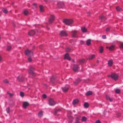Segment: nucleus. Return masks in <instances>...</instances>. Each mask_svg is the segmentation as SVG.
Segmentation results:
<instances>
[{"mask_svg": "<svg viewBox=\"0 0 123 123\" xmlns=\"http://www.w3.org/2000/svg\"><path fill=\"white\" fill-rule=\"evenodd\" d=\"M63 22L66 25H70L73 23V20L72 19H66L63 20Z\"/></svg>", "mask_w": 123, "mask_h": 123, "instance_id": "nucleus-1", "label": "nucleus"}, {"mask_svg": "<svg viewBox=\"0 0 123 123\" xmlns=\"http://www.w3.org/2000/svg\"><path fill=\"white\" fill-rule=\"evenodd\" d=\"M25 53L26 55L29 57L33 56V52H32V50H29L28 49L25 51Z\"/></svg>", "mask_w": 123, "mask_h": 123, "instance_id": "nucleus-2", "label": "nucleus"}, {"mask_svg": "<svg viewBox=\"0 0 123 123\" xmlns=\"http://www.w3.org/2000/svg\"><path fill=\"white\" fill-rule=\"evenodd\" d=\"M111 77L115 81L117 80L118 78V76L117 74L114 73H112L111 75Z\"/></svg>", "mask_w": 123, "mask_h": 123, "instance_id": "nucleus-3", "label": "nucleus"}, {"mask_svg": "<svg viewBox=\"0 0 123 123\" xmlns=\"http://www.w3.org/2000/svg\"><path fill=\"white\" fill-rule=\"evenodd\" d=\"M64 6V3L62 2H59L57 3V8H62Z\"/></svg>", "mask_w": 123, "mask_h": 123, "instance_id": "nucleus-4", "label": "nucleus"}, {"mask_svg": "<svg viewBox=\"0 0 123 123\" xmlns=\"http://www.w3.org/2000/svg\"><path fill=\"white\" fill-rule=\"evenodd\" d=\"M49 104L50 105L53 106L55 105V103L54 99L50 98L49 100Z\"/></svg>", "mask_w": 123, "mask_h": 123, "instance_id": "nucleus-5", "label": "nucleus"}, {"mask_svg": "<svg viewBox=\"0 0 123 123\" xmlns=\"http://www.w3.org/2000/svg\"><path fill=\"white\" fill-rule=\"evenodd\" d=\"M55 16L54 15H51V17L49 18L48 22L49 24H50L52 23L53 21L55 20Z\"/></svg>", "mask_w": 123, "mask_h": 123, "instance_id": "nucleus-6", "label": "nucleus"}, {"mask_svg": "<svg viewBox=\"0 0 123 123\" xmlns=\"http://www.w3.org/2000/svg\"><path fill=\"white\" fill-rule=\"evenodd\" d=\"M64 59L65 60L67 59L68 61H70L71 60V58L69 56L68 54L67 53L64 55Z\"/></svg>", "mask_w": 123, "mask_h": 123, "instance_id": "nucleus-7", "label": "nucleus"}, {"mask_svg": "<svg viewBox=\"0 0 123 123\" xmlns=\"http://www.w3.org/2000/svg\"><path fill=\"white\" fill-rule=\"evenodd\" d=\"M17 80L20 82H22L24 81V78L23 77L21 76H18L17 77Z\"/></svg>", "mask_w": 123, "mask_h": 123, "instance_id": "nucleus-8", "label": "nucleus"}, {"mask_svg": "<svg viewBox=\"0 0 123 123\" xmlns=\"http://www.w3.org/2000/svg\"><path fill=\"white\" fill-rule=\"evenodd\" d=\"M60 35L62 36H67L68 34L66 31H62L60 32Z\"/></svg>", "mask_w": 123, "mask_h": 123, "instance_id": "nucleus-9", "label": "nucleus"}, {"mask_svg": "<svg viewBox=\"0 0 123 123\" xmlns=\"http://www.w3.org/2000/svg\"><path fill=\"white\" fill-rule=\"evenodd\" d=\"M36 33L35 31L34 30H31L28 32V35L31 36H32L34 35Z\"/></svg>", "mask_w": 123, "mask_h": 123, "instance_id": "nucleus-10", "label": "nucleus"}, {"mask_svg": "<svg viewBox=\"0 0 123 123\" xmlns=\"http://www.w3.org/2000/svg\"><path fill=\"white\" fill-rule=\"evenodd\" d=\"M81 81V80L80 78H78L75 81H74V84L75 85H77Z\"/></svg>", "mask_w": 123, "mask_h": 123, "instance_id": "nucleus-11", "label": "nucleus"}, {"mask_svg": "<svg viewBox=\"0 0 123 123\" xmlns=\"http://www.w3.org/2000/svg\"><path fill=\"white\" fill-rule=\"evenodd\" d=\"M62 88L63 92H66L68 91L69 88L68 86H65L62 87Z\"/></svg>", "mask_w": 123, "mask_h": 123, "instance_id": "nucleus-12", "label": "nucleus"}, {"mask_svg": "<svg viewBox=\"0 0 123 123\" xmlns=\"http://www.w3.org/2000/svg\"><path fill=\"white\" fill-rule=\"evenodd\" d=\"M86 62L85 60L84 59H83L80 60L79 61V63L82 64L85 63Z\"/></svg>", "mask_w": 123, "mask_h": 123, "instance_id": "nucleus-13", "label": "nucleus"}, {"mask_svg": "<svg viewBox=\"0 0 123 123\" xmlns=\"http://www.w3.org/2000/svg\"><path fill=\"white\" fill-rule=\"evenodd\" d=\"M56 77L55 76H52L50 78V80L51 82L53 83L55 80Z\"/></svg>", "mask_w": 123, "mask_h": 123, "instance_id": "nucleus-14", "label": "nucleus"}, {"mask_svg": "<svg viewBox=\"0 0 123 123\" xmlns=\"http://www.w3.org/2000/svg\"><path fill=\"white\" fill-rule=\"evenodd\" d=\"M29 105V104L27 102H24L23 104V106L25 108H26L27 106Z\"/></svg>", "mask_w": 123, "mask_h": 123, "instance_id": "nucleus-15", "label": "nucleus"}, {"mask_svg": "<svg viewBox=\"0 0 123 123\" xmlns=\"http://www.w3.org/2000/svg\"><path fill=\"white\" fill-rule=\"evenodd\" d=\"M106 99L107 100H109L110 102H112L113 100V99L112 98L110 97V96L108 95H106Z\"/></svg>", "mask_w": 123, "mask_h": 123, "instance_id": "nucleus-16", "label": "nucleus"}, {"mask_svg": "<svg viewBox=\"0 0 123 123\" xmlns=\"http://www.w3.org/2000/svg\"><path fill=\"white\" fill-rule=\"evenodd\" d=\"M33 70H29L28 72L30 74H31L33 76H34L35 75V74L34 72V71Z\"/></svg>", "mask_w": 123, "mask_h": 123, "instance_id": "nucleus-17", "label": "nucleus"}, {"mask_svg": "<svg viewBox=\"0 0 123 123\" xmlns=\"http://www.w3.org/2000/svg\"><path fill=\"white\" fill-rule=\"evenodd\" d=\"M80 116L77 117L75 123H80L79 121V120H80Z\"/></svg>", "mask_w": 123, "mask_h": 123, "instance_id": "nucleus-18", "label": "nucleus"}, {"mask_svg": "<svg viewBox=\"0 0 123 123\" xmlns=\"http://www.w3.org/2000/svg\"><path fill=\"white\" fill-rule=\"evenodd\" d=\"M77 31H73L72 32L73 33L72 35V37H73L76 38L77 37V36L75 34V33H77Z\"/></svg>", "mask_w": 123, "mask_h": 123, "instance_id": "nucleus-19", "label": "nucleus"}, {"mask_svg": "<svg viewBox=\"0 0 123 123\" xmlns=\"http://www.w3.org/2000/svg\"><path fill=\"white\" fill-rule=\"evenodd\" d=\"M79 102V100L77 99H75L74 100L73 102V104L74 105L78 103Z\"/></svg>", "mask_w": 123, "mask_h": 123, "instance_id": "nucleus-20", "label": "nucleus"}, {"mask_svg": "<svg viewBox=\"0 0 123 123\" xmlns=\"http://www.w3.org/2000/svg\"><path fill=\"white\" fill-rule=\"evenodd\" d=\"M81 30L83 33L86 32H87V29L85 27H81Z\"/></svg>", "mask_w": 123, "mask_h": 123, "instance_id": "nucleus-21", "label": "nucleus"}, {"mask_svg": "<svg viewBox=\"0 0 123 123\" xmlns=\"http://www.w3.org/2000/svg\"><path fill=\"white\" fill-rule=\"evenodd\" d=\"M79 65L77 64H74L73 65V69H78L79 68Z\"/></svg>", "mask_w": 123, "mask_h": 123, "instance_id": "nucleus-22", "label": "nucleus"}, {"mask_svg": "<svg viewBox=\"0 0 123 123\" xmlns=\"http://www.w3.org/2000/svg\"><path fill=\"white\" fill-rule=\"evenodd\" d=\"M95 55L93 54L91 56L89 57L88 58H87V60L89 59V60H91L94 57H95Z\"/></svg>", "mask_w": 123, "mask_h": 123, "instance_id": "nucleus-23", "label": "nucleus"}, {"mask_svg": "<svg viewBox=\"0 0 123 123\" xmlns=\"http://www.w3.org/2000/svg\"><path fill=\"white\" fill-rule=\"evenodd\" d=\"M108 64L109 66L111 67L113 64V61L111 60L108 61Z\"/></svg>", "mask_w": 123, "mask_h": 123, "instance_id": "nucleus-24", "label": "nucleus"}, {"mask_svg": "<svg viewBox=\"0 0 123 123\" xmlns=\"http://www.w3.org/2000/svg\"><path fill=\"white\" fill-rule=\"evenodd\" d=\"M91 44V40L90 39L87 40L86 42V45H90Z\"/></svg>", "mask_w": 123, "mask_h": 123, "instance_id": "nucleus-25", "label": "nucleus"}, {"mask_svg": "<svg viewBox=\"0 0 123 123\" xmlns=\"http://www.w3.org/2000/svg\"><path fill=\"white\" fill-rule=\"evenodd\" d=\"M104 50V48L103 47L101 46L100 48V49L99 50V52L100 53H103Z\"/></svg>", "mask_w": 123, "mask_h": 123, "instance_id": "nucleus-26", "label": "nucleus"}, {"mask_svg": "<svg viewBox=\"0 0 123 123\" xmlns=\"http://www.w3.org/2000/svg\"><path fill=\"white\" fill-rule=\"evenodd\" d=\"M92 92L91 91H88L86 92V96H88L92 95Z\"/></svg>", "mask_w": 123, "mask_h": 123, "instance_id": "nucleus-27", "label": "nucleus"}, {"mask_svg": "<svg viewBox=\"0 0 123 123\" xmlns=\"http://www.w3.org/2000/svg\"><path fill=\"white\" fill-rule=\"evenodd\" d=\"M43 111H39L38 114V116L40 117H41L43 115Z\"/></svg>", "mask_w": 123, "mask_h": 123, "instance_id": "nucleus-28", "label": "nucleus"}, {"mask_svg": "<svg viewBox=\"0 0 123 123\" xmlns=\"http://www.w3.org/2000/svg\"><path fill=\"white\" fill-rule=\"evenodd\" d=\"M114 49V46L113 45H111L109 48V49L111 51L113 50Z\"/></svg>", "mask_w": 123, "mask_h": 123, "instance_id": "nucleus-29", "label": "nucleus"}, {"mask_svg": "<svg viewBox=\"0 0 123 123\" xmlns=\"http://www.w3.org/2000/svg\"><path fill=\"white\" fill-rule=\"evenodd\" d=\"M116 10L118 11H121L122 10V9L119 6H118L116 8Z\"/></svg>", "mask_w": 123, "mask_h": 123, "instance_id": "nucleus-30", "label": "nucleus"}, {"mask_svg": "<svg viewBox=\"0 0 123 123\" xmlns=\"http://www.w3.org/2000/svg\"><path fill=\"white\" fill-rule=\"evenodd\" d=\"M84 106L85 108H87L89 106V104L88 103L86 102L84 103Z\"/></svg>", "mask_w": 123, "mask_h": 123, "instance_id": "nucleus-31", "label": "nucleus"}, {"mask_svg": "<svg viewBox=\"0 0 123 123\" xmlns=\"http://www.w3.org/2000/svg\"><path fill=\"white\" fill-rule=\"evenodd\" d=\"M2 11L5 14H7L8 12V11L6 9L4 8H2Z\"/></svg>", "mask_w": 123, "mask_h": 123, "instance_id": "nucleus-32", "label": "nucleus"}, {"mask_svg": "<svg viewBox=\"0 0 123 123\" xmlns=\"http://www.w3.org/2000/svg\"><path fill=\"white\" fill-rule=\"evenodd\" d=\"M61 111V110L60 109H58V110H56L55 112H54V114L55 115H58L57 114V113L59 111Z\"/></svg>", "mask_w": 123, "mask_h": 123, "instance_id": "nucleus-33", "label": "nucleus"}, {"mask_svg": "<svg viewBox=\"0 0 123 123\" xmlns=\"http://www.w3.org/2000/svg\"><path fill=\"white\" fill-rule=\"evenodd\" d=\"M86 118L85 116L83 117L81 119V120L82 122H86Z\"/></svg>", "mask_w": 123, "mask_h": 123, "instance_id": "nucleus-34", "label": "nucleus"}, {"mask_svg": "<svg viewBox=\"0 0 123 123\" xmlns=\"http://www.w3.org/2000/svg\"><path fill=\"white\" fill-rule=\"evenodd\" d=\"M24 13L25 15H27L29 13V12L26 10H25L24 12Z\"/></svg>", "mask_w": 123, "mask_h": 123, "instance_id": "nucleus-35", "label": "nucleus"}, {"mask_svg": "<svg viewBox=\"0 0 123 123\" xmlns=\"http://www.w3.org/2000/svg\"><path fill=\"white\" fill-rule=\"evenodd\" d=\"M12 46H8L7 47V48L6 49L7 50L9 51L11 49Z\"/></svg>", "mask_w": 123, "mask_h": 123, "instance_id": "nucleus-36", "label": "nucleus"}, {"mask_svg": "<svg viewBox=\"0 0 123 123\" xmlns=\"http://www.w3.org/2000/svg\"><path fill=\"white\" fill-rule=\"evenodd\" d=\"M43 6L42 5H40L39 6V7L40 11L43 12V11L44 10L43 9Z\"/></svg>", "mask_w": 123, "mask_h": 123, "instance_id": "nucleus-37", "label": "nucleus"}, {"mask_svg": "<svg viewBox=\"0 0 123 123\" xmlns=\"http://www.w3.org/2000/svg\"><path fill=\"white\" fill-rule=\"evenodd\" d=\"M74 119V118L72 117H71L69 118V122L71 123L72 122L73 120Z\"/></svg>", "mask_w": 123, "mask_h": 123, "instance_id": "nucleus-38", "label": "nucleus"}, {"mask_svg": "<svg viewBox=\"0 0 123 123\" xmlns=\"http://www.w3.org/2000/svg\"><path fill=\"white\" fill-rule=\"evenodd\" d=\"M6 111L7 113H9L10 112V109L9 107L7 108L6 110Z\"/></svg>", "mask_w": 123, "mask_h": 123, "instance_id": "nucleus-39", "label": "nucleus"}, {"mask_svg": "<svg viewBox=\"0 0 123 123\" xmlns=\"http://www.w3.org/2000/svg\"><path fill=\"white\" fill-rule=\"evenodd\" d=\"M120 90L119 89H116L115 90V91L116 93H119L120 92Z\"/></svg>", "mask_w": 123, "mask_h": 123, "instance_id": "nucleus-40", "label": "nucleus"}, {"mask_svg": "<svg viewBox=\"0 0 123 123\" xmlns=\"http://www.w3.org/2000/svg\"><path fill=\"white\" fill-rule=\"evenodd\" d=\"M3 82L5 83H9V81L7 79H5L4 80Z\"/></svg>", "mask_w": 123, "mask_h": 123, "instance_id": "nucleus-41", "label": "nucleus"}, {"mask_svg": "<svg viewBox=\"0 0 123 123\" xmlns=\"http://www.w3.org/2000/svg\"><path fill=\"white\" fill-rule=\"evenodd\" d=\"M66 50L67 52H70L71 51V49L69 48H67L66 49Z\"/></svg>", "mask_w": 123, "mask_h": 123, "instance_id": "nucleus-42", "label": "nucleus"}, {"mask_svg": "<svg viewBox=\"0 0 123 123\" xmlns=\"http://www.w3.org/2000/svg\"><path fill=\"white\" fill-rule=\"evenodd\" d=\"M20 95L21 97H23L24 96L25 94L24 92H21L20 93Z\"/></svg>", "mask_w": 123, "mask_h": 123, "instance_id": "nucleus-43", "label": "nucleus"}, {"mask_svg": "<svg viewBox=\"0 0 123 123\" xmlns=\"http://www.w3.org/2000/svg\"><path fill=\"white\" fill-rule=\"evenodd\" d=\"M104 16H100L99 17V19L100 20V21L102 20L104 18Z\"/></svg>", "mask_w": 123, "mask_h": 123, "instance_id": "nucleus-44", "label": "nucleus"}, {"mask_svg": "<svg viewBox=\"0 0 123 123\" xmlns=\"http://www.w3.org/2000/svg\"><path fill=\"white\" fill-rule=\"evenodd\" d=\"M43 97L44 98H47V96L46 94H43Z\"/></svg>", "mask_w": 123, "mask_h": 123, "instance_id": "nucleus-45", "label": "nucleus"}, {"mask_svg": "<svg viewBox=\"0 0 123 123\" xmlns=\"http://www.w3.org/2000/svg\"><path fill=\"white\" fill-rule=\"evenodd\" d=\"M80 43L82 45L85 44L84 41L82 40H80Z\"/></svg>", "mask_w": 123, "mask_h": 123, "instance_id": "nucleus-46", "label": "nucleus"}, {"mask_svg": "<svg viewBox=\"0 0 123 123\" xmlns=\"http://www.w3.org/2000/svg\"><path fill=\"white\" fill-rule=\"evenodd\" d=\"M106 19V18L105 17L104 18H103V20H101V21L102 22H103L105 21V20Z\"/></svg>", "mask_w": 123, "mask_h": 123, "instance_id": "nucleus-47", "label": "nucleus"}, {"mask_svg": "<svg viewBox=\"0 0 123 123\" xmlns=\"http://www.w3.org/2000/svg\"><path fill=\"white\" fill-rule=\"evenodd\" d=\"M28 61L29 62H31L32 61V60L31 58L29 57L28 59Z\"/></svg>", "mask_w": 123, "mask_h": 123, "instance_id": "nucleus-48", "label": "nucleus"}, {"mask_svg": "<svg viewBox=\"0 0 123 123\" xmlns=\"http://www.w3.org/2000/svg\"><path fill=\"white\" fill-rule=\"evenodd\" d=\"M39 48L41 49H43V45H41L39 46Z\"/></svg>", "mask_w": 123, "mask_h": 123, "instance_id": "nucleus-49", "label": "nucleus"}, {"mask_svg": "<svg viewBox=\"0 0 123 123\" xmlns=\"http://www.w3.org/2000/svg\"><path fill=\"white\" fill-rule=\"evenodd\" d=\"M87 15L88 16H90L91 15V12H87Z\"/></svg>", "mask_w": 123, "mask_h": 123, "instance_id": "nucleus-50", "label": "nucleus"}, {"mask_svg": "<svg viewBox=\"0 0 123 123\" xmlns=\"http://www.w3.org/2000/svg\"><path fill=\"white\" fill-rule=\"evenodd\" d=\"M95 123H101V122L100 120H98L96 121Z\"/></svg>", "mask_w": 123, "mask_h": 123, "instance_id": "nucleus-51", "label": "nucleus"}, {"mask_svg": "<svg viewBox=\"0 0 123 123\" xmlns=\"http://www.w3.org/2000/svg\"><path fill=\"white\" fill-rule=\"evenodd\" d=\"M110 30V28L109 27H107L106 28L105 30L106 31H109Z\"/></svg>", "mask_w": 123, "mask_h": 123, "instance_id": "nucleus-52", "label": "nucleus"}, {"mask_svg": "<svg viewBox=\"0 0 123 123\" xmlns=\"http://www.w3.org/2000/svg\"><path fill=\"white\" fill-rule=\"evenodd\" d=\"M121 114L120 113H118L117 114V117H118L120 116Z\"/></svg>", "mask_w": 123, "mask_h": 123, "instance_id": "nucleus-53", "label": "nucleus"}, {"mask_svg": "<svg viewBox=\"0 0 123 123\" xmlns=\"http://www.w3.org/2000/svg\"><path fill=\"white\" fill-rule=\"evenodd\" d=\"M33 6L35 7V8L37 7V4L35 3H34L33 4Z\"/></svg>", "mask_w": 123, "mask_h": 123, "instance_id": "nucleus-54", "label": "nucleus"}, {"mask_svg": "<svg viewBox=\"0 0 123 123\" xmlns=\"http://www.w3.org/2000/svg\"><path fill=\"white\" fill-rule=\"evenodd\" d=\"M102 37L104 39H105L106 38V35H104L102 36Z\"/></svg>", "mask_w": 123, "mask_h": 123, "instance_id": "nucleus-55", "label": "nucleus"}, {"mask_svg": "<svg viewBox=\"0 0 123 123\" xmlns=\"http://www.w3.org/2000/svg\"><path fill=\"white\" fill-rule=\"evenodd\" d=\"M120 47L121 48H123V43L121 44Z\"/></svg>", "mask_w": 123, "mask_h": 123, "instance_id": "nucleus-56", "label": "nucleus"}, {"mask_svg": "<svg viewBox=\"0 0 123 123\" xmlns=\"http://www.w3.org/2000/svg\"><path fill=\"white\" fill-rule=\"evenodd\" d=\"M35 68H34L33 67L31 66L30 67L29 69H35Z\"/></svg>", "mask_w": 123, "mask_h": 123, "instance_id": "nucleus-57", "label": "nucleus"}, {"mask_svg": "<svg viewBox=\"0 0 123 123\" xmlns=\"http://www.w3.org/2000/svg\"><path fill=\"white\" fill-rule=\"evenodd\" d=\"M73 71L75 72H78V70H73Z\"/></svg>", "mask_w": 123, "mask_h": 123, "instance_id": "nucleus-58", "label": "nucleus"}, {"mask_svg": "<svg viewBox=\"0 0 123 123\" xmlns=\"http://www.w3.org/2000/svg\"><path fill=\"white\" fill-rule=\"evenodd\" d=\"M35 31L36 32H37V33H38L39 32H40V31L39 29H36Z\"/></svg>", "mask_w": 123, "mask_h": 123, "instance_id": "nucleus-59", "label": "nucleus"}, {"mask_svg": "<svg viewBox=\"0 0 123 123\" xmlns=\"http://www.w3.org/2000/svg\"><path fill=\"white\" fill-rule=\"evenodd\" d=\"M12 24H13V26H14V27H15V23H12Z\"/></svg>", "mask_w": 123, "mask_h": 123, "instance_id": "nucleus-60", "label": "nucleus"}, {"mask_svg": "<svg viewBox=\"0 0 123 123\" xmlns=\"http://www.w3.org/2000/svg\"><path fill=\"white\" fill-rule=\"evenodd\" d=\"M9 95L10 96H11L13 95V94H12L10 93L9 94Z\"/></svg>", "mask_w": 123, "mask_h": 123, "instance_id": "nucleus-61", "label": "nucleus"}, {"mask_svg": "<svg viewBox=\"0 0 123 123\" xmlns=\"http://www.w3.org/2000/svg\"><path fill=\"white\" fill-rule=\"evenodd\" d=\"M2 59V58L0 56V62H1V60Z\"/></svg>", "mask_w": 123, "mask_h": 123, "instance_id": "nucleus-62", "label": "nucleus"}, {"mask_svg": "<svg viewBox=\"0 0 123 123\" xmlns=\"http://www.w3.org/2000/svg\"><path fill=\"white\" fill-rule=\"evenodd\" d=\"M34 49L32 48V49H31V50H32V52H33V50H34Z\"/></svg>", "mask_w": 123, "mask_h": 123, "instance_id": "nucleus-63", "label": "nucleus"}, {"mask_svg": "<svg viewBox=\"0 0 123 123\" xmlns=\"http://www.w3.org/2000/svg\"><path fill=\"white\" fill-rule=\"evenodd\" d=\"M73 42V40H72V41H71V43H72V44H74V43H72V42Z\"/></svg>", "mask_w": 123, "mask_h": 123, "instance_id": "nucleus-64", "label": "nucleus"}]
</instances>
